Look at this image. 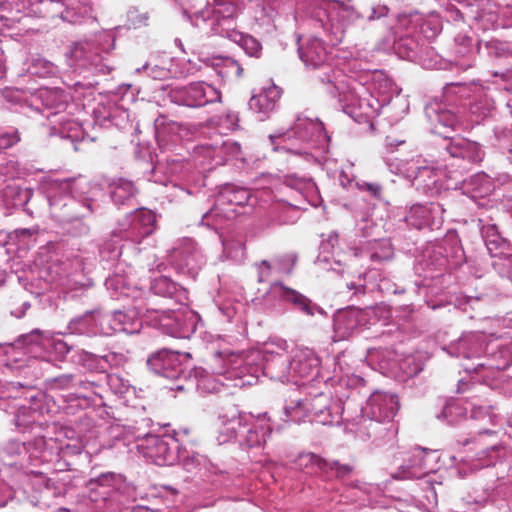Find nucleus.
<instances>
[{"label":"nucleus","mask_w":512,"mask_h":512,"mask_svg":"<svg viewBox=\"0 0 512 512\" xmlns=\"http://www.w3.org/2000/svg\"><path fill=\"white\" fill-rule=\"evenodd\" d=\"M289 345L285 339L273 338L260 349L242 352L215 351L209 358L210 372L223 380L234 381L233 386H252L261 375L272 380H292Z\"/></svg>","instance_id":"1"},{"label":"nucleus","mask_w":512,"mask_h":512,"mask_svg":"<svg viewBox=\"0 0 512 512\" xmlns=\"http://www.w3.org/2000/svg\"><path fill=\"white\" fill-rule=\"evenodd\" d=\"M298 54L304 65L317 71V78L326 85L328 94L341 102L354 104L357 91L355 81L347 79L341 69H336L332 63L331 51L317 37L299 40Z\"/></svg>","instance_id":"2"},{"label":"nucleus","mask_w":512,"mask_h":512,"mask_svg":"<svg viewBox=\"0 0 512 512\" xmlns=\"http://www.w3.org/2000/svg\"><path fill=\"white\" fill-rule=\"evenodd\" d=\"M275 151H285L301 156L306 161L316 160L313 150L327 152L330 136L318 118L304 114L297 116L292 128L269 136Z\"/></svg>","instance_id":"3"},{"label":"nucleus","mask_w":512,"mask_h":512,"mask_svg":"<svg viewBox=\"0 0 512 512\" xmlns=\"http://www.w3.org/2000/svg\"><path fill=\"white\" fill-rule=\"evenodd\" d=\"M241 3V0H213L195 16L197 20L209 22L213 34L238 44L248 56L259 58L262 54L261 43L255 37L236 30L235 19L241 10Z\"/></svg>","instance_id":"4"},{"label":"nucleus","mask_w":512,"mask_h":512,"mask_svg":"<svg viewBox=\"0 0 512 512\" xmlns=\"http://www.w3.org/2000/svg\"><path fill=\"white\" fill-rule=\"evenodd\" d=\"M470 88L464 83H450L443 89V99L428 102L424 112L431 125V132L445 138L446 133L456 132L465 128L464 97Z\"/></svg>","instance_id":"5"},{"label":"nucleus","mask_w":512,"mask_h":512,"mask_svg":"<svg viewBox=\"0 0 512 512\" xmlns=\"http://www.w3.org/2000/svg\"><path fill=\"white\" fill-rule=\"evenodd\" d=\"M399 409L396 395L376 391L370 395L366 406L361 409L360 425L367 430L369 438L390 441L397 434L392 422Z\"/></svg>","instance_id":"6"},{"label":"nucleus","mask_w":512,"mask_h":512,"mask_svg":"<svg viewBox=\"0 0 512 512\" xmlns=\"http://www.w3.org/2000/svg\"><path fill=\"white\" fill-rule=\"evenodd\" d=\"M422 15L418 12L401 13L396 24L391 26L387 35L379 42L383 51H394L400 58L413 59L419 48L418 26Z\"/></svg>","instance_id":"7"},{"label":"nucleus","mask_w":512,"mask_h":512,"mask_svg":"<svg viewBox=\"0 0 512 512\" xmlns=\"http://www.w3.org/2000/svg\"><path fill=\"white\" fill-rule=\"evenodd\" d=\"M467 86L470 91L464 97L463 102L466 103V107L468 106L473 122L480 123L486 118L492 117L497 104L502 102L512 117V96L502 95L491 83L487 86L476 84Z\"/></svg>","instance_id":"8"},{"label":"nucleus","mask_w":512,"mask_h":512,"mask_svg":"<svg viewBox=\"0 0 512 512\" xmlns=\"http://www.w3.org/2000/svg\"><path fill=\"white\" fill-rule=\"evenodd\" d=\"M391 170L408 179L413 187L424 194H438L444 188L442 171L422 165L420 159L400 160L395 164V170L391 165Z\"/></svg>","instance_id":"9"},{"label":"nucleus","mask_w":512,"mask_h":512,"mask_svg":"<svg viewBox=\"0 0 512 512\" xmlns=\"http://www.w3.org/2000/svg\"><path fill=\"white\" fill-rule=\"evenodd\" d=\"M156 229V215L149 209L140 208L129 213L113 231V240L140 243Z\"/></svg>","instance_id":"10"},{"label":"nucleus","mask_w":512,"mask_h":512,"mask_svg":"<svg viewBox=\"0 0 512 512\" xmlns=\"http://www.w3.org/2000/svg\"><path fill=\"white\" fill-rule=\"evenodd\" d=\"M137 439L140 441L137 448L155 464L174 465L179 460L180 445L175 436L145 434Z\"/></svg>","instance_id":"11"},{"label":"nucleus","mask_w":512,"mask_h":512,"mask_svg":"<svg viewBox=\"0 0 512 512\" xmlns=\"http://www.w3.org/2000/svg\"><path fill=\"white\" fill-rule=\"evenodd\" d=\"M439 148L443 150L441 153L443 161L451 160L452 165L457 164L462 169H467L468 165L480 163L485 156L478 142L460 136H445L439 143Z\"/></svg>","instance_id":"12"},{"label":"nucleus","mask_w":512,"mask_h":512,"mask_svg":"<svg viewBox=\"0 0 512 512\" xmlns=\"http://www.w3.org/2000/svg\"><path fill=\"white\" fill-rule=\"evenodd\" d=\"M154 313L163 332L175 338L189 339L195 333L199 322L198 314L188 307L177 311L158 308V312Z\"/></svg>","instance_id":"13"},{"label":"nucleus","mask_w":512,"mask_h":512,"mask_svg":"<svg viewBox=\"0 0 512 512\" xmlns=\"http://www.w3.org/2000/svg\"><path fill=\"white\" fill-rule=\"evenodd\" d=\"M250 197L251 193L248 189L233 184H225L217 194L214 206L203 215L201 223L208 226L217 225V220L210 222V219L222 215L230 217V214L236 212L234 206H245L248 204Z\"/></svg>","instance_id":"14"},{"label":"nucleus","mask_w":512,"mask_h":512,"mask_svg":"<svg viewBox=\"0 0 512 512\" xmlns=\"http://www.w3.org/2000/svg\"><path fill=\"white\" fill-rule=\"evenodd\" d=\"M151 297L145 300L135 301L134 308L128 311H115L113 313H105L106 327L109 328V335L116 332L126 334H137L142 329V321L140 315L149 312H158L157 307L150 305Z\"/></svg>","instance_id":"15"},{"label":"nucleus","mask_w":512,"mask_h":512,"mask_svg":"<svg viewBox=\"0 0 512 512\" xmlns=\"http://www.w3.org/2000/svg\"><path fill=\"white\" fill-rule=\"evenodd\" d=\"M171 264L181 274L195 278L205 265V257L197 243L190 238L178 241L170 253Z\"/></svg>","instance_id":"16"},{"label":"nucleus","mask_w":512,"mask_h":512,"mask_svg":"<svg viewBox=\"0 0 512 512\" xmlns=\"http://www.w3.org/2000/svg\"><path fill=\"white\" fill-rule=\"evenodd\" d=\"M328 18L331 22V33L335 35L366 31L362 11L357 10L349 3L339 0L332 1L328 9Z\"/></svg>","instance_id":"17"},{"label":"nucleus","mask_w":512,"mask_h":512,"mask_svg":"<svg viewBox=\"0 0 512 512\" xmlns=\"http://www.w3.org/2000/svg\"><path fill=\"white\" fill-rule=\"evenodd\" d=\"M68 105L67 95L61 90L41 89L23 106L24 112L31 116L40 114L46 119L63 112Z\"/></svg>","instance_id":"18"},{"label":"nucleus","mask_w":512,"mask_h":512,"mask_svg":"<svg viewBox=\"0 0 512 512\" xmlns=\"http://www.w3.org/2000/svg\"><path fill=\"white\" fill-rule=\"evenodd\" d=\"M29 405H22L14 417V425L21 433L43 431L47 427V421L43 416L48 412L44 403L45 395L37 392L30 396Z\"/></svg>","instance_id":"19"},{"label":"nucleus","mask_w":512,"mask_h":512,"mask_svg":"<svg viewBox=\"0 0 512 512\" xmlns=\"http://www.w3.org/2000/svg\"><path fill=\"white\" fill-rule=\"evenodd\" d=\"M190 353L159 350L147 359L148 368L156 375L169 380H178L184 374L183 360L189 359Z\"/></svg>","instance_id":"20"},{"label":"nucleus","mask_w":512,"mask_h":512,"mask_svg":"<svg viewBox=\"0 0 512 512\" xmlns=\"http://www.w3.org/2000/svg\"><path fill=\"white\" fill-rule=\"evenodd\" d=\"M173 101L188 107H202L221 101V92L214 86L198 81L172 92Z\"/></svg>","instance_id":"21"},{"label":"nucleus","mask_w":512,"mask_h":512,"mask_svg":"<svg viewBox=\"0 0 512 512\" xmlns=\"http://www.w3.org/2000/svg\"><path fill=\"white\" fill-rule=\"evenodd\" d=\"M327 397L318 395L312 402L299 401L297 405L303 407L310 413L311 421L322 425L339 424L341 420L350 421L351 417L347 414L346 405L341 406V403H334L332 406L327 405Z\"/></svg>","instance_id":"22"},{"label":"nucleus","mask_w":512,"mask_h":512,"mask_svg":"<svg viewBox=\"0 0 512 512\" xmlns=\"http://www.w3.org/2000/svg\"><path fill=\"white\" fill-rule=\"evenodd\" d=\"M368 323L367 313L354 306L339 309L333 316V336L335 342L347 340L361 331Z\"/></svg>","instance_id":"23"},{"label":"nucleus","mask_w":512,"mask_h":512,"mask_svg":"<svg viewBox=\"0 0 512 512\" xmlns=\"http://www.w3.org/2000/svg\"><path fill=\"white\" fill-rule=\"evenodd\" d=\"M437 455L435 451L417 447L412 451V456L407 463L401 465L393 475L395 479H420L436 470L435 462Z\"/></svg>","instance_id":"24"},{"label":"nucleus","mask_w":512,"mask_h":512,"mask_svg":"<svg viewBox=\"0 0 512 512\" xmlns=\"http://www.w3.org/2000/svg\"><path fill=\"white\" fill-rule=\"evenodd\" d=\"M265 295L278 298L307 316L312 317L316 313L324 314V310L310 298L295 289L285 286L280 281L273 282Z\"/></svg>","instance_id":"25"},{"label":"nucleus","mask_w":512,"mask_h":512,"mask_svg":"<svg viewBox=\"0 0 512 512\" xmlns=\"http://www.w3.org/2000/svg\"><path fill=\"white\" fill-rule=\"evenodd\" d=\"M55 184L59 191L68 195L64 201L66 208L76 209L86 203H91L93 207L92 187L85 177L67 178L59 180Z\"/></svg>","instance_id":"26"},{"label":"nucleus","mask_w":512,"mask_h":512,"mask_svg":"<svg viewBox=\"0 0 512 512\" xmlns=\"http://www.w3.org/2000/svg\"><path fill=\"white\" fill-rule=\"evenodd\" d=\"M454 357L466 360L479 359L486 351L485 336L481 332H468L444 348Z\"/></svg>","instance_id":"27"},{"label":"nucleus","mask_w":512,"mask_h":512,"mask_svg":"<svg viewBox=\"0 0 512 512\" xmlns=\"http://www.w3.org/2000/svg\"><path fill=\"white\" fill-rule=\"evenodd\" d=\"M443 211L441 205L437 203L414 204L406 215L405 221L409 226L416 229L439 228L442 225Z\"/></svg>","instance_id":"28"},{"label":"nucleus","mask_w":512,"mask_h":512,"mask_svg":"<svg viewBox=\"0 0 512 512\" xmlns=\"http://www.w3.org/2000/svg\"><path fill=\"white\" fill-rule=\"evenodd\" d=\"M104 319L105 313L99 310L88 311L72 318L68 323V329L72 334L78 335H109V328L106 327Z\"/></svg>","instance_id":"29"},{"label":"nucleus","mask_w":512,"mask_h":512,"mask_svg":"<svg viewBox=\"0 0 512 512\" xmlns=\"http://www.w3.org/2000/svg\"><path fill=\"white\" fill-rule=\"evenodd\" d=\"M66 57L69 59L71 66L76 65L101 74L110 71L108 66L102 63L100 55L92 52L88 43H74L66 52Z\"/></svg>","instance_id":"30"},{"label":"nucleus","mask_w":512,"mask_h":512,"mask_svg":"<svg viewBox=\"0 0 512 512\" xmlns=\"http://www.w3.org/2000/svg\"><path fill=\"white\" fill-rule=\"evenodd\" d=\"M27 463L40 465L51 463L57 456V439L37 435L26 441Z\"/></svg>","instance_id":"31"},{"label":"nucleus","mask_w":512,"mask_h":512,"mask_svg":"<svg viewBox=\"0 0 512 512\" xmlns=\"http://www.w3.org/2000/svg\"><path fill=\"white\" fill-rule=\"evenodd\" d=\"M122 485L121 475L113 472L102 473L89 480V497L93 502L106 501L112 498Z\"/></svg>","instance_id":"32"},{"label":"nucleus","mask_w":512,"mask_h":512,"mask_svg":"<svg viewBox=\"0 0 512 512\" xmlns=\"http://www.w3.org/2000/svg\"><path fill=\"white\" fill-rule=\"evenodd\" d=\"M196 154L208 159V164L211 166L223 165L227 161L233 159H242L241 145L232 140L224 141L219 147H197Z\"/></svg>","instance_id":"33"},{"label":"nucleus","mask_w":512,"mask_h":512,"mask_svg":"<svg viewBox=\"0 0 512 512\" xmlns=\"http://www.w3.org/2000/svg\"><path fill=\"white\" fill-rule=\"evenodd\" d=\"M154 295L175 300L179 304H186L188 295L186 289L174 282L167 276L155 278L150 285V292H145L143 298L151 297L150 305L155 307L153 302Z\"/></svg>","instance_id":"34"},{"label":"nucleus","mask_w":512,"mask_h":512,"mask_svg":"<svg viewBox=\"0 0 512 512\" xmlns=\"http://www.w3.org/2000/svg\"><path fill=\"white\" fill-rule=\"evenodd\" d=\"M280 96L281 90L275 85L263 88L250 98L249 109L258 115L260 121H264L275 110Z\"/></svg>","instance_id":"35"},{"label":"nucleus","mask_w":512,"mask_h":512,"mask_svg":"<svg viewBox=\"0 0 512 512\" xmlns=\"http://www.w3.org/2000/svg\"><path fill=\"white\" fill-rule=\"evenodd\" d=\"M105 285L107 290L110 291L111 297L115 299L131 298L134 302L145 300L143 298L145 291L132 285L125 275L115 273L106 279Z\"/></svg>","instance_id":"36"},{"label":"nucleus","mask_w":512,"mask_h":512,"mask_svg":"<svg viewBox=\"0 0 512 512\" xmlns=\"http://www.w3.org/2000/svg\"><path fill=\"white\" fill-rule=\"evenodd\" d=\"M64 6L60 17L71 24H82L96 20L92 5L88 0H59Z\"/></svg>","instance_id":"37"},{"label":"nucleus","mask_w":512,"mask_h":512,"mask_svg":"<svg viewBox=\"0 0 512 512\" xmlns=\"http://www.w3.org/2000/svg\"><path fill=\"white\" fill-rule=\"evenodd\" d=\"M320 360L313 350L300 349L291 357L293 378H307L318 371Z\"/></svg>","instance_id":"38"},{"label":"nucleus","mask_w":512,"mask_h":512,"mask_svg":"<svg viewBox=\"0 0 512 512\" xmlns=\"http://www.w3.org/2000/svg\"><path fill=\"white\" fill-rule=\"evenodd\" d=\"M474 26L482 31L496 30L506 23L501 22L500 7L493 1H488L477 9L473 15Z\"/></svg>","instance_id":"39"},{"label":"nucleus","mask_w":512,"mask_h":512,"mask_svg":"<svg viewBox=\"0 0 512 512\" xmlns=\"http://www.w3.org/2000/svg\"><path fill=\"white\" fill-rule=\"evenodd\" d=\"M108 188L110 198L117 206L130 204L138 194L135 183L126 178L113 179L108 184Z\"/></svg>","instance_id":"40"},{"label":"nucleus","mask_w":512,"mask_h":512,"mask_svg":"<svg viewBox=\"0 0 512 512\" xmlns=\"http://www.w3.org/2000/svg\"><path fill=\"white\" fill-rule=\"evenodd\" d=\"M0 461L9 466L23 467L27 463L26 441L9 439L0 447Z\"/></svg>","instance_id":"41"},{"label":"nucleus","mask_w":512,"mask_h":512,"mask_svg":"<svg viewBox=\"0 0 512 512\" xmlns=\"http://www.w3.org/2000/svg\"><path fill=\"white\" fill-rule=\"evenodd\" d=\"M481 235L491 256L511 254L512 245L501 237L494 224L484 225L481 229Z\"/></svg>","instance_id":"42"},{"label":"nucleus","mask_w":512,"mask_h":512,"mask_svg":"<svg viewBox=\"0 0 512 512\" xmlns=\"http://www.w3.org/2000/svg\"><path fill=\"white\" fill-rule=\"evenodd\" d=\"M441 253L448 258L450 267L456 268L464 261V251L459 240L454 236L447 237L435 244V256Z\"/></svg>","instance_id":"43"},{"label":"nucleus","mask_w":512,"mask_h":512,"mask_svg":"<svg viewBox=\"0 0 512 512\" xmlns=\"http://www.w3.org/2000/svg\"><path fill=\"white\" fill-rule=\"evenodd\" d=\"M85 359L97 362L95 369L105 371L107 368L122 367L129 361L128 352H108L105 355L98 356L90 352L84 353Z\"/></svg>","instance_id":"44"},{"label":"nucleus","mask_w":512,"mask_h":512,"mask_svg":"<svg viewBox=\"0 0 512 512\" xmlns=\"http://www.w3.org/2000/svg\"><path fill=\"white\" fill-rule=\"evenodd\" d=\"M477 51L479 54L491 59H502L512 57V47L509 43L497 39L479 40L477 42Z\"/></svg>","instance_id":"45"},{"label":"nucleus","mask_w":512,"mask_h":512,"mask_svg":"<svg viewBox=\"0 0 512 512\" xmlns=\"http://www.w3.org/2000/svg\"><path fill=\"white\" fill-rule=\"evenodd\" d=\"M299 215V209L285 201L273 203L270 209L271 219L278 225L294 224L297 222Z\"/></svg>","instance_id":"46"},{"label":"nucleus","mask_w":512,"mask_h":512,"mask_svg":"<svg viewBox=\"0 0 512 512\" xmlns=\"http://www.w3.org/2000/svg\"><path fill=\"white\" fill-rule=\"evenodd\" d=\"M50 206L54 211H59V217L64 221L72 222L80 218H84L93 212L91 203H86L80 206V208L71 209L66 208L64 203H61L60 198L57 196H51L49 198Z\"/></svg>","instance_id":"47"},{"label":"nucleus","mask_w":512,"mask_h":512,"mask_svg":"<svg viewBox=\"0 0 512 512\" xmlns=\"http://www.w3.org/2000/svg\"><path fill=\"white\" fill-rule=\"evenodd\" d=\"M82 390L76 392L75 395L78 399L85 401L86 405H102L104 395L102 394L101 387L94 381L80 380L76 378V388Z\"/></svg>","instance_id":"48"},{"label":"nucleus","mask_w":512,"mask_h":512,"mask_svg":"<svg viewBox=\"0 0 512 512\" xmlns=\"http://www.w3.org/2000/svg\"><path fill=\"white\" fill-rule=\"evenodd\" d=\"M122 114H125L124 111H120L118 108L110 105L108 107L104 105H98L93 110V126L100 128H110L113 125L119 126L117 122V118Z\"/></svg>","instance_id":"49"},{"label":"nucleus","mask_w":512,"mask_h":512,"mask_svg":"<svg viewBox=\"0 0 512 512\" xmlns=\"http://www.w3.org/2000/svg\"><path fill=\"white\" fill-rule=\"evenodd\" d=\"M271 432L272 428L268 424L255 423L250 427L246 425L242 435L243 442L248 448L259 447L266 442Z\"/></svg>","instance_id":"50"},{"label":"nucleus","mask_w":512,"mask_h":512,"mask_svg":"<svg viewBox=\"0 0 512 512\" xmlns=\"http://www.w3.org/2000/svg\"><path fill=\"white\" fill-rule=\"evenodd\" d=\"M54 123H58V131L62 138H67L72 142H77L82 141L88 137V134L86 133L82 124L74 119L62 116Z\"/></svg>","instance_id":"51"},{"label":"nucleus","mask_w":512,"mask_h":512,"mask_svg":"<svg viewBox=\"0 0 512 512\" xmlns=\"http://www.w3.org/2000/svg\"><path fill=\"white\" fill-rule=\"evenodd\" d=\"M84 446L81 442L77 441L74 443H66L62 444L57 440V456H56V464L54 470L63 471L69 470V463L66 461L61 462V458H65L67 456H75L82 453Z\"/></svg>","instance_id":"52"},{"label":"nucleus","mask_w":512,"mask_h":512,"mask_svg":"<svg viewBox=\"0 0 512 512\" xmlns=\"http://www.w3.org/2000/svg\"><path fill=\"white\" fill-rule=\"evenodd\" d=\"M390 8L385 3L374 1L366 9L362 10L365 30H367L374 21L382 20L389 16Z\"/></svg>","instance_id":"53"},{"label":"nucleus","mask_w":512,"mask_h":512,"mask_svg":"<svg viewBox=\"0 0 512 512\" xmlns=\"http://www.w3.org/2000/svg\"><path fill=\"white\" fill-rule=\"evenodd\" d=\"M298 466L309 474H316L328 467V461L314 453H306L299 456Z\"/></svg>","instance_id":"54"},{"label":"nucleus","mask_w":512,"mask_h":512,"mask_svg":"<svg viewBox=\"0 0 512 512\" xmlns=\"http://www.w3.org/2000/svg\"><path fill=\"white\" fill-rule=\"evenodd\" d=\"M298 257L295 253H285L273 258L274 271L278 274L291 275L297 263Z\"/></svg>","instance_id":"55"},{"label":"nucleus","mask_w":512,"mask_h":512,"mask_svg":"<svg viewBox=\"0 0 512 512\" xmlns=\"http://www.w3.org/2000/svg\"><path fill=\"white\" fill-rule=\"evenodd\" d=\"M284 184L287 187L299 191L303 195H308L316 190L315 183L310 178L298 177L294 174L286 175L284 178Z\"/></svg>","instance_id":"56"},{"label":"nucleus","mask_w":512,"mask_h":512,"mask_svg":"<svg viewBox=\"0 0 512 512\" xmlns=\"http://www.w3.org/2000/svg\"><path fill=\"white\" fill-rule=\"evenodd\" d=\"M155 136L158 142L161 144L167 141V136L170 133H174L178 129L176 122H168L165 116H160L154 121Z\"/></svg>","instance_id":"57"},{"label":"nucleus","mask_w":512,"mask_h":512,"mask_svg":"<svg viewBox=\"0 0 512 512\" xmlns=\"http://www.w3.org/2000/svg\"><path fill=\"white\" fill-rule=\"evenodd\" d=\"M223 253L226 258L234 262H241L245 256V245L242 241L238 240L223 241Z\"/></svg>","instance_id":"58"},{"label":"nucleus","mask_w":512,"mask_h":512,"mask_svg":"<svg viewBox=\"0 0 512 512\" xmlns=\"http://www.w3.org/2000/svg\"><path fill=\"white\" fill-rule=\"evenodd\" d=\"M179 456L177 463H180L187 471H192L206 462V458L203 455L194 451L188 452L180 449Z\"/></svg>","instance_id":"59"},{"label":"nucleus","mask_w":512,"mask_h":512,"mask_svg":"<svg viewBox=\"0 0 512 512\" xmlns=\"http://www.w3.org/2000/svg\"><path fill=\"white\" fill-rule=\"evenodd\" d=\"M47 386L50 390L66 391L76 388V376L73 374H63L47 380Z\"/></svg>","instance_id":"60"},{"label":"nucleus","mask_w":512,"mask_h":512,"mask_svg":"<svg viewBox=\"0 0 512 512\" xmlns=\"http://www.w3.org/2000/svg\"><path fill=\"white\" fill-rule=\"evenodd\" d=\"M392 256L393 249L387 240L375 241L369 255L372 261H385L391 259Z\"/></svg>","instance_id":"61"},{"label":"nucleus","mask_w":512,"mask_h":512,"mask_svg":"<svg viewBox=\"0 0 512 512\" xmlns=\"http://www.w3.org/2000/svg\"><path fill=\"white\" fill-rule=\"evenodd\" d=\"M105 379L107 386L115 395L124 396L131 389L129 381L118 374H107Z\"/></svg>","instance_id":"62"},{"label":"nucleus","mask_w":512,"mask_h":512,"mask_svg":"<svg viewBox=\"0 0 512 512\" xmlns=\"http://www.w3.org/2000/svg\"><path fill=\"white\" fill-rule=\"evenodd\" d=\"M492 77L491 84L497 87V91L502 93V95H504L503 92L512 93V68L504 72L495 71L492 73Z\"/></svg>","instance_id":"63"},{"label":"nucleus","mask_w":512,"mask_h":512,"mask_svg":"<svg viewBox=\"0 0 512 512\" xmlns=\"http://www.w3.org/2000/svg\"><path fill=\"white\" fill-rule=\"evenodd\" d=\"M124 240H120L116 242L113 240V232L111 233L110 239L105 241L100 249V253L103 257H106L108 260H115L119 258L125 248V244H122Z\"/></svg>","instance_id":"64"}]
</instances>
